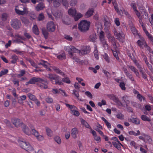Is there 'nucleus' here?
<instances>
[{
	"instance_id": "nucleus-5",
	"label": "nucleus",
	"mask_w": 153,
	"mask_h": 153,
	"mask_svg": "<svg viewBox=\"0 0 153 153\" xmlns=\"http://www.w3.org/2000/svg\"><path fill=\"white\" fill-rule=\"evenodd\" d=\"M16 13L19 15H24L28 13V9L25 5L20 4L15 8Z\"/></svg>"
},
{
	"instance_id": "nucleus-34",
	"label": "nucleus",
	"mask_w": 153,
	"mask_h": 153,
	"mask_svg": "<svg viewBox=\"0 0 153 153\" xmlns=\"http://www.w3.org/2000/svg\"><path fill=\"white\" fill-rule=\"evenodd\" d=\"M82 16V15L79 13H76L74 17L75 21H77Z\"/></svg>"
},
{
	"instance_id": "nucleus-36",
	"label": "nucleus",
	"mask_w": 153,
	"mask_h": 153,
	"mask_svg": "<svg viewBox=\"0 0 153 153\" xmlns=\"http://www.w3.org/2000/svg\"><path fill=\"white\" fill-rule=\"evenodd\" d=\"M128 133L130 135H134V136H138L140 134V132L139 130H138L137 131L136 133L134 131H130L128 132Z\"/></svg>"
},
{
	"instance_id": "nucleus-35",
	"label": "nucleus",
	"mask_w": 153,
	"mask_h": 153,
	"mask_svg": "<svg viewBox=\"0 0 153 153\" xmlns=\"http://www.w3.org/2000/svg\"><path fill=\"white\" fill-rule=\"evenodd\" d=\"M97 37L95 34H93L90 35L89 37V40L90 41L94 42L96 39Z\"/></svg>"
},
{
	"instance_id": "nucleus-48",
	"label": "nucleus",
	"mask_w": 153,
	"mask_h": 153,
	"mask_svg": "<svg viewBox=\"0 0 153 153\" xmlns=\"http://www.w3.org/2000/svg\"><path fill=\"white\" fill-rule=\"evenodd\" d=\"M62 22L64 24L67 25H69L71 23V20L68 18L62 20Z\"/></svg>"
},
{
	"instance_id": "nucleus-31",
	"label": "nucleus",
	"mask_w": 153,
	"mask_h": 153,
	"mask_svg": "<svg viewBox=\"0 0 153 153\" xmlns=\"http://www.w3.org/2000/svg\"><path fill=\"white\" fill-rule=\"evenodd\" d=\"M108 40L112 43L114 48H115L117 46L115 43V40L114 37L113 36L111 38V37L108 39Z\"/></svg>"
},
{
	"instance_id": "nucleus-28",
	"label": "nucleus",
	"mask_w": 153,
	"mask_h": 153,
	"mask_svg": "<svg viewBox=\"0 0 153 153\" xmlns=\"http://www.w3.org/2000/svg\"><path fill=\"white\" fill-rule=\"evenodd\" d=\"M45 130L47 135L49 137H51L53 135V133L51 130L48 127H46Z\"/></svg>"
},
{
	"instance_id": "nucleus-24",
	"label": "nucleus",
	"mask_w": 153,
	"mask_h": 153,
	"mask_svg": "<svg viewBox=\"0 0 153 153\" xmlns=\"http://www.w3.org/2000/svg\"><path fill=\"white\" fill-rule=\"evenodd\" d=\"M45 7V6L43 3H40L38 4L36 7V10L37 11H39L42 10Z\"/></svg>"
},
{
	"instance_id": "nucleus-8",
	"label": "nucleus",
	"mask_w": 153,
	"mask_h": 153,
	"mask_svg": "<svg viewBox=\"0 0 153 153\" xmlns=\"http://www.w3.org/2000/svg\"><path fill=\"white\" fill-rule=\"evenodd\" d=\"M65 105L70 109L71 110V113L72 114L76 117H78L79 115V113L77 110L78 109L76 106L67 103L65 104Z\"/></svg>"
},
{
	"instance_id": "nucleus-39",
	"label": "nucleus",
	"mask_w": 153,
	"mask_h": 153,
	"mask_svg": "<svg viewBox=\"0 0 153 153\" xmlns=\"http://www.w3.org/2000/svg\"><path fill=\"white\" fill-rule=\"evenodd\" d=\"M94 55L95 58L98 60L99 59V54L98 53V51L97 50L96 46L94 47Z\"/></svg>"
},
{
	"instance_id": "nucleus-18",
	"label": "nucleus",
	"mask_w": 153,
	"mask_h": 153,
	"mask_svg": "<svg viewBox=\"0 0 153 153\" xmlns=\"http://www.w3.org/2000/svg\"><path fill=\"white\" fill-rule=\"evenodd\" d=\"M78 133V131L77 129L75 128L72 129L71 131V135L74 138H76L77 137V135Z\"/></svg>"
},
{
	"instance_id": "nucleus-60",
	"label": "nucleus",
	"mask_w": 153,
	"mask_h": 153,
	"mask_svg": "<svg viewBox=\"0 0 153 153\" xmlns=\"http://www.w3.org/2000/svg\"><path fill=\"white\" fill-rule=\"evenodd\" d=\"M134 62L135 64L137 66V68H139L140 71L142 72V70H143V68L141 67V66L139 64L138 62H137L136 59L135 61Z\"/></svg>"
},
{
	"instance_id": "nucleus-4",
	"label": "nucleus",
	"mask_w": 153,
	"mask_h": 153,
	"mask_svg": "<svg viewBox=\"0 0 153 153\" xmlns=\"http://www.w3.org/2000/svg\"><path fill=\"white\" fill-rule=\"evenodd\" d=\"M135 14L139 19V22L141 25L142 26L143 29L145 32V33L146 34L147 36L149 38L151 41L153 43V37L146 30L145 26H144L143 22L142 20V17L141 16L140 13L138 10H136L134 11Z\"/></svg>"
},
{
	"instance_id": "nucleus-19",
	"label": "nucleus",
	"mask_w": 153,
	"mask_h": 153,
	"mask_svg": "<svg viewBox=\"0 0 153 153\" xmlns=\"http://www.w3.org/2000/svg\"><path fill=\"white\" fill-rule=\"evenodd\" d=\"M76 11L75 8H71L68 10V14L73 17L76 13Z\"/></svg>"
},
{
	"instance_id": "nucleus-12",
	"label": "nucleus",
	"mask_w": 153,
	"mask_h": 153,
	"mask_svg": "<svg viewBox=\"0 0 153 153\" xmlns=\"http://www.w3.org/2000/svg\"><path fill=\"white\" fill-rule=\"evenodd\" d=\"M112 3L116 11L119 15H122L123 14V13H124L126 16L129 13L127 11L125 10H124L123 11L121 10H120L117 7V4L115 1H113Z\"/></svg>"
},
{
	"instance_id": "nucleus-21",
	"label": "nucleus",
	"mask_w": 153,
	"mask_h": 153,
	"mask_svg": "<svg viewBox=\"0 0 153 153\" xmlns=\"http://www.w3.org/2000/svg\"><path fill=\"white\" fill-rule=\"evenodd\" d=\"M94 12L93 9L92 8L89 9L86 13L85 16L86 17L88 18L92 16Z\"/></svg>"
},
{
	"instance_id": "nucleus-1",
	"label": "nucleus",
	"mask_w": 153,
	"mask_h": 153,
	"mask_svg": "<svg viewBox=\"0 0 153 153\" xmlns=\"http://www.w3.org/2000/svg\"><path fill=\"white\" fill-rule=\"evenodd\" d=\"M65 49L68 52L70 57L74 60L73 61L76 62H79L80 61L77 56V54H78V53H81L82 55L86 54L89 53L90 51V48L89 46L86 47L85 49L81 51L71 46L65 47Z\"/></svg>"
},
{
	"instance_id": "nucleus-64",
	"label": "nucleus",
	"mask_w": 153,
	"mask_h": 153,
	"mask_svg": "<svg viewBox=\"0 0 153 153\" xmlns=\"http://www.w3.org/2000/svg\"><path fill=\"white\" fill-rule=\"evenodd\" d=\"M62 81L67 83L69 84L71 82V81L69 78L68 77H65L62 79Z\"/></svg>"
},
{
	"instance_id": "nucleus-17",
	"label": "nucleus",
	"mask_w": 153,
	"mask_h": 153,
	"mask_svg": "<svg viewBox=\"0 0 153 153\" xmlns=\"http://www.w3.org/2000/svg\"><path fill=\"white\" fill-rule=\"evenodd\" d=\"M22 128V131L25 134L28 135H30L31 134V131L27 126L24 125H23Z\"/></svg>"
},
{
	"instance_id": "nucleus-29",
	"label": "nucleus",
	"mask_w": 153,
	"mask_h": 153,
	"mask_svg": "<svg viewBox=\"0 0 153 153\" xmlns=\"http://www.w3.org/2000/svg\"><path fill=\"white\" fill-rule=\"evenodd\" d=\"M38 64L39 65H42L45 68H47V67H48L49 65V64L48 62L44 60H41L40 62L38 63Z\"/></svg>"
},
{
	"instance_id": "nucleus-6",
	"label": "nucleus",
	"mask_w": 153,
	"mask_h": 153,
	"mask_svg": "<svg viewBox=\"0 0 153 153\" xmlns=\"http://www.w3.org/2000/svg\"><path fill=\"white\" fill-rule=\"evenodd\" d=\"M90 24V22L83 20L79 24L78 27L80 31L84 32L89 29Z\"/></svg>"
},
{
	"instance_id": "nucleus-15",
	"label": "nucleus",
	"mask_w": 153,
	"mask_h": 153,
	"mask_svg": "<svg viewBox=\"0 0 153 153\" xmlns=\"http://www.w3.org/2000/svg\"><path fill=\"white\" fill-rule=\"evenodd\" d=\"M12 122L16 127H19L22 126V122L20 120L18 119H13L12 120Z\"/></svg>"
},
{
	"instance_id": "nucleus-59",
	"label": "nucleus",
	"mask_w": 153,
	"mask_h": 153,
	"mask_svg": "<svg viewBox=\"0 0 153 153\" xmlns=\"http://www.w3.org/2000/svg\"><path fill=\"white\" fill-rule=\"evenodd\" d=\"M77 3V0H71L70 1V5L72 6H75Z\"/></svg>"
},
{
	"instance_id": "nucleus-27",
	"label": "nucleus",
	"mask_w": 153,
	"mask_h": 153,
	"mask_svg": "<svg viewBox=\"0 0 153 153\" xmlns=\"http://www.w3.org/2000/svg\"><path fill=\"white\" fill-rule=\"evenodd\" d=\"M132 51L133 53H131L130 52H128V55L130 58L133 61V62H135V59L134 57L135 51L133 49L132 50Z\"/></svg>"
},
{
	"instance_id": "nucleus-38",
	"label": "nucleus",
	"mask_w": 153,
	"mask_h": 153,
	"mask_svg": "<svg viewBox=\"0 0 153 153\" xmlns=\"http://www.w3.org/2000/svg\"><path fill=\"white\" fill-rule=\"evenodd\" d=\"M44 18L45 16L43 13H40L37 17L38 21H42L44 19Z\"/></svg>"
},
{
	"instance_id": "nucleus-32",
	"label": "nucleus",
	"mask_w": 153,
	"mask_h": 153,
	"mask_svg": "<svg viewBox=\"0 0 153 153\" xmlns=\"http://www.w3.org/2000/svg\"><path fill=\"white\" fill-rule=\"evenodd\" d=\"M82 124L86 128H91V127L88 123L84 120L82 119H81Z\"/></svg>"
},
{
	"instance_id": "nucleus-51",
	"label": "nucleus",
	"mask_w": 153,
	"mask_h": 153,
	"mask_svg": "<svg viewBox=\"0 0 153 153\" xmlns=\"http://www.w3.org/2000/svg\"><path fill=\"white\" fill-rule=\"evenodd\" d=\"M137 4L135 3H132L130 4L131 7L132 8L134 12L137 10Z\"/></svg>"
},
{
	"instance_id": "nucleus-10",
	"label": "nucleus",
	"mask_w": 153,
	"mask_h": 153,
	"mask_svg": "<svg viewBox=\"0 0 153 153\" xmlns=\"http://www.w3.org/2000/svg\"><path fill=\"white\" fill-rule=\"evenodd\" d=\"M11 25L12 27L15 29H19L22 25L20 21L17 19L12 20L11 22Z\"/></svg>"
},
{
	"instance_id": "nucleus-42",
	"label": "nucleus",
	"mask_w": 153,
	"mask_h": 153,
	"mask_svg": "<svg viewBox=\"0 0 153 153\" xmlns=\"http://www.w3.org/2000/svg\"><path fill=\"white\" fill-rule=\"evenodd\" d=\"M27 96L30 100L32 101H35L36 100V98L34 95L30 93H28L27 94Z\"/></svg>"
},
{
	"instance_id": "nucleus-25",
	"label": "nucleus",
	"mask_w": 153,
	"mask_h": 153,
	"mask_svg": "<svg viewBox=\"0 0 153 153\" xmlns=\"http://www.w3.org/2000/svg\"><path fill=\"white\" fill-rule=\"evenodd\" d=\"M53 4L55 7H57L59 6L61 4V0H53Z\"/></svg>"
},
{
	"instance_id": "nucleus-20",
	"label": "nucleus",
	"mask_w": 153,
	"mask_h": 153,
	"mask_svg": "<svg viewBox=\"0 0 153 153\" xmlns=\"http://www.w3.org/2000/svg\"><path fill=\"white\" fill-rule=\"evenodd\" d=\"M32 30L33 33L36 35H38L39 32L38 28L36 25H34L32 27Z\"/></svg>"
},
{
	"instance_id": "nucleus-2",
	"label": "nucleus",
	"mask_w": 153,
	"mask_h": 153,
	"mask_svg": "<svg viewBox=\"0 0 153 153\" xmlns=\"http://www.w3.org/2000/svg\"><path fill=\"white\" fill-rule=\"evenodd\" d=\"M97 28V33H99V35L100 40L101 44H102L104 48L105 49H107L108 48V45L106 43V41L105 39L104 32L101 30L102 25L101 23H99L98 25H96Z\"/></svg>"
},
{
	"instance_id": "nucleus-52",
	"label": "nucleus",
	"mask_w": 153,
	"mask_h": 153,
	"mask_svg": "<svg viewBox=\"0 0 153 153\" xmlns=\"http://www.w3.org/2000/svg\"><path fill=\"white\" fill-rule=\"evenodd\" d=\"M21 19L22 22L25 25L28 24L29 23V20L26 18L22 17L21 18Z\"/></svg>"
},
{
	"instance_id": "nucleus-33",
	"label": "nucleus",
	"mask_w": 153,
	"mask_h": 153,
	"mask_svg": "<svg viewBox=\"0 0 153 153\" xmlns=\"http://www.w3.org/2000/svg\"><path fill=\"white\" fill-rule=\"evenodd\" d=\"M42 33L45 38L47 39L49 33L48 31L45 28L42 29Z\"/></svg>"
},
{
	"instance_id": "nucleus-46",
	"label": "nucleus",
	"mask_w": 153,
	"mask_h": 153,
	"mask_svg": "<svg viewBox=\"0 0 153 153\" xmlns=\"http://www.w3.org/2000/svg\"><path fill=\"white\" fill-rule=\"evenodd\" d=\"M131 121L136 124H140L139 120L137 118H133L130 119Z\"/></svg>"
},
{
	"instance_id": "nucleus-30",
	"label": "nucleus",
	"mask_w": 153,
	"mask_h": 153,
	"mask_svg": "<svg viewBox=\"0 0 153 153\" xmlns=\"http://www.w3.org/2000/svg\"><path fill=\"white\" fill-rule=\"evenodd\" d=\"M26 99V97L25 95H22L19 97V98L18 100V102L20 104H23L24 103V101Z\"/></svg>"
},
{
	"instance_id": "nucleus-45",
	"label": "nucleus",
	"mask_w": 153,
	"mask_h": 153,
	"mask_svg": "<svg viewBox=\"0 0 153 153\" xmlns=\"http://www.w3.org/2000/svg\"><path fill=\"white\" fill-rule=\"evenodd\" d=\"M143 17L145 19H148L149 18L148 14L145 10H143L141 12Z\"/></svg>"
},
{
	"instance_id": "nucleus-56",
	"label": "nucleus",
	"mask_w": 153,
	"mask_h": 153,
	"mask_svg": "<svg viewBox=\"0 0 153 153\" xmlns=\"http://www.w3.org/2000/svg\"><path fill=\"white\" fill-rule=\"evenodd\" d=\"M73 94H74L78 99L80 101H82V100L81 99H79V93L76 91L75 90H73Z\"/></svg>"
},
{
	"instance_id": "nucleus-44",
	"label": "nucleus",
	"mask_w": 153,
	"mask_h": 153,
	"mask_svg": "<svg viewBox=\"0 0 153 153\" xmlns=\"http://www.w3.org/2000/svg\"><path fill=\"white\" fill-rule=\"evenodd\" d=\"M131 31L135 36L138 35L137 31L134 27L133 26H131Z\"/></svg>"
},
{
	"instance_id": "nucleus-63",
	"label": "nucleus",
	"mask_w": 153,
	"mask_h": 153,
	"mask_svg": "<svg viewBox=\"0 0 153 153\" xmlns=\"http://www.w3.org/2000/svg\"><path fill=\"white\" fill-rule=\"evenodd\" d=\"M36 137L37 139L39 141H42L44 139V137L40 135L39 133Z\"/></svg>"
},
{
	"instance_id": "nucleus-22",
	"label": "nucleus",
	"mask_w": 153,
	"mask_h": 153,
	"mask_svg": "<svg viewBox=\"0 0 153 153\" xmlns=\"http://www.w3.org/2000/svg\"><path fill=\"white\" fill-rule=\"evenodd\" d=\"M112 143L114 146L118 150L120 151L122 150L120 146V143H117L115 142H112Z\"/></svg>"
},
{
	"instance_id": "nucleus-41",
	"label": "nucleus",
	"mask_w": 153,
	"mask_h": 153,
	"mask_svg": "<svg viewBox=\"0 0 153 153\" xmlns=\"http://www.w3.org/2000/svg\"><path fill=\"white\" fill-rule=\"evenodd\" d=\"M11 59H12L11 61V63L14 64L16 62L18 59V58L16 55H14L12 56Z\"/></svg>"
},
{
	"instance_id": "nucleus-13",
	"label": "nucleus",
	"mask_w": 153,
	"mask_h": 153,
	"mask_svg": "<svg viewBox=\"0 0 153 153\" xmlns=\"http://www.w3.org/2000/svg\"><path fill=\"white\" fill-rule=\"evenodd\" d=\"M41 81L39 80L38 83V85L42 88L46 89L48 88L47 85L48 82L46 80H44L41 78Z\"/></svg>"
},
{
	"instance_id": "nucleus-9",
	"label": "nucleus",
	"mask_w": 153,
	"mask_h": 153,
	"mask_svg": "<svg viewBox=\"0 0 153 153\" xmlns=\"http://www.w3.org/2000/svg\"><path fill=\"white\" fill-rule=\"evenodd\" d=\"M114 35L117 37V39L123 42V41L122 39L125 38V36L122 30H121L120 31L118 32L116 30H114Z\"/></svg>"
},
{
	"instance_id": "nucleus-57",
	"label": "nucleus",
	"mask_w": 153,
	"mask_h": 153,
	"mask_svg": "<svg viewBox=\"0 0 153 153\" xmlns=\"http://www.w3.org/2000/svg\"><path fill=\"white\" fill-rule=\"evenodd\" d=\"M103 57L105 60L106 61L108 62H110V60L108 55L106 53H105L103 55Z\"/></svg>"
},
{
	"instance_id": "nucleus-37",
	"label": "nucleus",
	"mask_w": 153,
	"mask_h": 153,
	"mask_svg": "<svg viewBox=\"0 0 153 153\" xmlns=\"http://www.w3.org/2000/svg\"><path fill=\"white\" fill-rule=\"evenodd\" d=\"M144 141L146 143H147V142H150L152 141V139L151 138L150 136L146 135L145 134L144 135Z\"/></svg>"
},
{
	"instance_id": "nucleus-53",
	"label": "nucleus",
	"mask_w": 153,
	"mask_h": 153,
	"mask_svg": "<svg viewBox=\"0 0 153 153\" xmlns=\"http://www.w3.org/2000/svg\"><path fill=\"white\" fill-rule=\"evenodd\" d=\"M57 57L59 59H65L66 58V56L65 53H62L59 55L57 56Z\"/></svg>"
},
{
	"instance_id": "nucleus-16",
	"label": "nucleus",
	"mask_w": 153,
	"mask_h": 153,
	"mask_svg": "<svg viewBox=\"0 0 153 153\" xmlns=\"http://www.w3.org/2000/svg\"><path fill=\"white\" fill-rule=\"evenodd\" d=\"M39 80L42 81L40 78L34 77L30 79L29 82L26 83V85H28L29 84H34L36 82H39Z\"/></svg>"
},
{
	"instance_id": "nucleus-61",
	"label": "nucleus",
	"mask_w": 153,
	"mask_h": 153,
	"mask_svg": "<svg viewBox=\"0 0 153 153\" xmlns=\"http://www.w3.org/2000/svg\"><path fill=\"white\" fill-rule=\"evenodd\" d=\"M137 98L140 101H142L143 100H145V98L140 94L137 95Z\"/></svg>"
},
{
	"instance_id": "nucleus-54",
	"label": "nucleus",
	"mask_w": 153,
	"mask_h": 153,
	"mask_svg": "<svg viewBox=\"0 0 153 153\" xmlns=\"http://www.w3.org/2000/svg\"><path fill=\"white\" fill-rule=\"evenodd\" d=\"M46 101L48 103H51L53 102V100L52 98L48 97L45 99Z\"/></svg>"
},
{
	"instance_id": "nucleus-62",
	"label": "nucleus",
	"mask_w": 153,
	"mask_h": 153,
	"mask_svg": "<svg viewBox=\"0 0 153 153\" xmlns=\"http://www.w3.org/2000/svg\"><path fill=\"white\" fill-rule=\"evenodd\" d=\"M123 100L127 104L129 103L128 98L127 96H125L123 97Z\"/></svg>"
},
{
	"instance_id": "nucleus-49",
	"label": "nucleus",
	"mask_w": 153,
	"mask_h": 153,
	"mask_svg": "<svg viewBox=\"0 0 153 153\" xmlns=\"http://www.w3.org/2000/svg\"><path fill=\"white\" fill-rule=\"evenodd\" d=\"M55 141L59 144H60L61 143V140L60 137L58 136H55L54 138Z\"/></svg>"
},
{
	"instance_id": "nucleus-50",
	"label": "nucleus",
	"mask_w": 153,
	"mask_h": 153,
	"mask_svg": "<svg viewBox=\"0 0 153 153\" xmlns=\"http://www.w3.org/2000/svg\"><path fill=\"white\" fill-rule=\"evenodd\" d=\"M53 70L56 73L59 74L61 75H62L63 73L58 68L55 67H52Z\"/></svg>"
},
{
	"instance_id": "nucleus-7",
	"label": "nucleus",
	"mask_w": 153,
	"mask_h": 153,
	"mask_svg": "<svg viewBox=\"0 0 153 153\" xmlns=\"http://www.w3.org/2000/svg\"><path fill=\"white\" fill-rule=\"evenodd\" d=\"M46 77L49 79L53 83L54 82L53 81L54 80H55V84L61 85L62 83L61 82L59 81L58 77L55 74H49L47 75Z\"/></svg>"
},
{
	"instance_id": "nucleus-14",
	"label": "nucleus",
	"mask_w": 153,
	"mask_h": 153,
	"mask_svg": "<svg viewBox=\"0 0 153 153\" xmlns=\"http://www.w3.org/2000/svg\"><path fill=\"white\" fill-rule=\"evenodd\" d=\"M137 43L141 48H143L144 46L148 49V47L147 46V44L146 43L143 37H141L140 39L138 40L137 41Z\"/></svg>"
},
{
	"instance_id": "nucleus-40",
	"label": "nucleus",
	"mask_w": 153,
	"mask_h": 153,
	"mask_svg": "<svg viewBox=\"0 0 153 153\" xmlns=\"http://www.w3.org/2000/svg\"><path fill=\"white\" fill-rule=\"evenodd\" d=\"M53 15L57 18H60L62 16V13L61 11H58L54 13Z\"/></svg>"
},
{
	"instance_id": "nucleus-23",
	"label": "nucleus",
	"mask_w": 153,
	"mask_h": 153,
	"mask_svg": "<svg viewBox=\"0 0 153 153\" xmlns=\"http://www.w3.org/2000/svg\"><path fill=\"white\" fill-rule=\"evenodd\" d=\"M114 50H115L114 51L112 49L113 55L114 57L116 58V59L118 60H119V58L118 56V54L119 52V51H117V47L114 48Z\"/></svg>"
},
{
	"instance_id": "nucleus-43",
	"label": "nucleus",
	"mask_w": 153,
	"mask_h": 153,
	"mask_svg": "<svg viewBox=\"0 0 153 153\" xmlns=\"http://www.w3.org/2000/svg\"><path fill=\"white\" fill-rule=\"evenodd\" d=\"M62 3L63 5L66 8L68 7L69 3L67 0H62Z\"/></svg>"
},
{
	"instance_id": "nucleus-47",
	"label": "nucleus",
	"mask_w": 153,
	"mask_h": 153,
	"mask_svg": "<svg viewBox=\"0 0 153 153\" xmlns=\"http://www.w3.org/2000/svg\"><path fill=\"white\" fill-rule=\"evenodd\" d=\"M116 117L120 120H123L124 118V115L121 113H118L116 115Z\"/></svg>"
},
{
	"instance_id": "nucleus-26",
	"label": "nucleus",
	"mask_w": 153,
	"mask_h": 153,
	"mask_svg": "<svg viewBox=\"0 0 153 153\" xmlns=\"http://www.w3.org/2000/svg\"><path fill=\"white\" fill-rule=\"evenodd\" d=\"M128 67L131 71L134 72L136 76H139V73L138 71L134 67L131 65H129Z\"/></svg>"
},
{
	"instance_id": "nucleus-58",
	"label": "nucleus",
	"mask_w": 153,
	"mask_h": 153,
	"mask_svg": "<svg viewBox=\"0 0 153 153\" xmlns=\"http://www.w3.org/2000/svg\"><path fill=\"white\" fill-rule=\"evenodd\" d=\"M8 71V70L7 69H4L1 71L0 72V77L2 75L7 74Z\"/></svg>"
},
{
	"instance_id": "nucleus-11",
	"label": "nucleus",
	"mask_w": 153,
	"mask_h": 153,
	"mask_svg": "<svg viewBox=\"0 0 153 153\" xmlns=\"http://www.w3.org/2000/svg\"><path fill=\"white\" fill-rule=\"evenodd\" d=\"M56 28L55 24L52 21L48 22L47 24V30L50 32H54Z\"/></svg>"
},
{
	"instance_id": "nucleus-55",
	"label": "nucleus",
	"mask_w": 153,
	"mask_h": 153,
	"mask_svg": "<svg viewBox=\"0 0 153 153\" xmlns=\"http://www.w3.org/2000/svg\"><path fill=\"white\" fill-rule=\"evenodd\" d=\"M141 118L142 120L145 121H150L151 120L150 118L145 115H142Z\"/></svg>"
},
{
	"instance_id": "nucleus-3",
	"label": "nucleus",
	"mask_w": 153,
	"mask_h": 153,
	"mask_svg": "<svg viewBox=\"0 0 153 153\" xmlns=\"http://www.w3.org/2000/svg\"><path fill=\"white\" fill-rule=\"evenodd\" d=\"M18 141L20 146L28 153H35L33 147L28 142L23 141L21 139H19Z\"/></svg>"
}]
</instances>
